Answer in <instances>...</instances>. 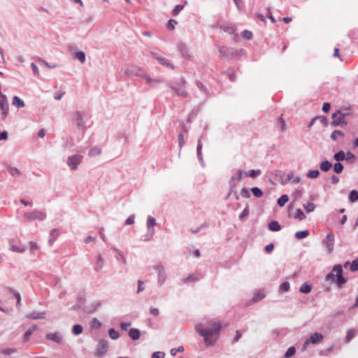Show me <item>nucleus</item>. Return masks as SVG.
<instances>
[{
    "mask_svg": "<svg viewBox=\"0 0 358 358\" xmlns=\"http://www.w3.org/2000/svg\"><path fill=\"white\" fill-rule=\"evenodd\" d=\"M141 77L145 80L148 85L152 86L153 85V78L150 77L148 75L144 74L141 76Z\"/></svg>",
    "mask_w": 358,
    "mask_h": 358,
    "instance_id": "052dcab7",
    "label": "nucleus"
},
{
    "mask_svg": "<svg viewBox=\"0 0 358 358\" xmlns=\"http://www.w3.org/2000/svg\"><path fill=\"white\" fill-rule=\"evenodd\" d=\"M83 327L80 324H75L74 326H73V328H72V333L76 335V336H78L80 335V334H82L83 332Z\"/></svg>",
    "mask_w": 358,
    "mask_h": 358,
    "instance_id": "f704fd0d",
    "label": "nucleus"
},
{
    "mask_svg": "<svg viewBox=\"0 0 358 358\" xmlns=\"http://www.w3.org/2000/svg\"><path fill=\"white\" fill-rule=\"evenodd\" d=\"M348 199L352 203L358 201V192L355 189L352 190L349 194Z\"/></svg>",
    "mask_w": 358,
    "mask_h": 358,
    "instance_id": "2f4dec72",
    "label": "nucleus"
},
{
    "mask_svg": "<svg viewBox=\"0 0 358 358\" xmlns=\"http://www.w3.org/2000/svg\"><path fill=\"white\" fill-rule=\"evenodd\" d=\"M12 103L14 106L17 108H23L24 106V102L17 96H15L13 98Z\"/></svg>",
    "mask_w": 358,
    "mask_h": 358,
    "instance_id": "aec40b11",
    "label": "nucleus"
},
{
    "mask_svg": "<svg viewBox=\"0 0 358 358\" xmlns=\"http://www.w3.org/2000/svg\"><path fill=\"white\" fill-rule=\"evenodd\" d=\"M320 166L322 171L327 172L332 167V164L330 162L325 160L320 163Z\"/></svg>",
    "mask_w": 358,
    "mask_h": 358,
    "instance_id": "393cba45",
    "label": "nucleus"
},
{
    "mask_svg": "<svg viewBox=\"0 0 358 358\" xmlns=\"http://www.w3.org/2000/svg\"><path fill=\"white\" fill-rule=\"evenodd\" d=\"M129 336L133 340H138L141 336V331L138 329L132 328L129 331Z\"/></svg>",
    "mask_w": 358,
    "mask_h": 358,
    "instance_id": "6ab92c4d",
    "label": "nucleus"
},
{
    "mask_svg": "<svg viewBox=\"0 0 358 358\" xmlns=\"http://www.w3.org/2000/svg\"><path fill=\"white\" fill-rule=\"evenodd\" d=\"M23 216L25 219L29 221H34L36 220L43 221L46 219V214L38 210L26 212L24 213Z\"/></svg>",
    "mask_w": 358,
    "mask_h": 358,
    "instance_id": "423d86ee",
    "label": "nucleus"
},
{
    "mask_svg": "<svg viewBox=\"0 0 358 358\" xmlns=\"http://www.w3.org/2000/svg\"><path fill=\"white\" fill-rule=\"evenodd\" d=\"M218 52L219 56L221 58L230 59L241 56L243 52V50H236L233 48L222 47L219 48Z\"/></svg>",
    "mask_w": 358,
    "mask_h": 358,
    "instance_id": "20e7f679",
    "label": "nucleus"
},
{
    "mask_svg": "<svg viewBox=\"0 0 358 358\" xmlns=\"http://www.w3.org/2000/svg\"><path fill=\"white\" fill-rule=\"evenodd\" d=\"M345 154L346 153L344 151L340 150L339 152L334 154V159L338 162L343 161L345 159Z\"/></svg>",
    "mask_w": 358,
    "mask_h": 358,
    "instance_id": "cd10ccee",
    "label": "nucleus"
},
{
    "mask_svg": "<svg viewBox=\"0 0 358 358\" xmlns=\"http://www.w3.org/2000/svg\"><path fill=\"white\" fill-rule=\"evenodd\" d=\"M101 153V148L98 146H94L90 149L88 155L91 157H95L99 155Z\"/></svg>",
    "mask_w": 358,
    "mask_h": 358,
    "instance_id": "c756f323",
    "label": "nucleus"
},
{
    "mask_svg": "<svg viewBox=\"0 0 358 358\" xmlns=\"http://www.w3.org/2000/svg\"><path fill=\"white\" fill-rule=\"evenodd\" d=\"M294 218L299 220H303L306 218V215L300 208H297L294 215Z\"/></svg>",
    "mask_w": 358,
    "mask_h": 358,
    "instance_id": "473e14b6",
    "label": "nucleus"
},
{
    "mask_svg": "<svg viewBox=\"0 0 358 358\" xmlns=\"http://www.w3.org/2000/svg\"><path fill=\"white\" fill-rule=\"evenodd\" d=\"M242 36H243V38H244L245 39L250 40L252 37V34L251 31H250L248 30H245L242 33Z\"/></svg>",
    "mask_w": 358,
    "mask_h": 358,
    "instance_id": "680f3d73",
    "label": "nucleus"
},
{
    "mask_svg": "<svg viewBox=\"0 0 358 358\" xmlns=\"http://www.w3.org/2000/svg\"><path fill=\"white\" fill-rule=\"evenodd\" d=\"M183 6L180 4H178L175 6V8L173 10V15H177L178 13L183 9Z\"/></svg>",
    "mask_w": 358,
    "mask_h": 358,
    "instance_id": "bf43d9fd",
    "label": "nucleus"
},
{
    "mask_svg": "<svg viewBox=\"0 0 358 358\" xmlns=\"http://www.w3.org/2000/svg\"><path fill=\"white\" fill-rule=\"evenodd\" d=\"M180 50L184 57H189L187 49L185 45H180Z\"/></svg>",
    "mask_w": 358,
    "mask_h": 358,
    "instance_id": "338daca9",
    "label": "nucleus"
},
{
    "mask_svg": "<svg viewBox=\"0 0 358 358\" xmlns=\"http://www.w3.org/2000/svg\"><path fill=\"white\" fill-rule=\"evenodd\" d=\"M45 317V312H32L27 315V317L31 320L44 319Z\"/></svg>",
    "mask_w": 358,
    "mask_h": 358,
    "instance_id": "a211bd4d",
    "label": "nucleus"
},
{
    "mask_svg": "<svg viewBox=\"0 0 358 358\" xmlns=\"http://www.w3.org/2000/svg\"><path fill=\"white\" fill-rule=\"evenodd\" d=\"M334 235L330 233L327 235L326 238L323 241V244L325 245L329 253L334 250Z\"/></svg>",
    "mask_w": 358,
    "mask_h": 358,
    "instance_id": "f8f14e48",
    "label": "nucleus"
},
{
    "mask_svg": "<svg viewBox=\"0 0 358 358\" xmlns=\"http://www.w3.org/2000/svg\"><path fill=\"white\" fill-rule=\"evenodd\" d=\"M201 149H202V143L201 142V140L199 139L197 143L196 152H197V156H198V159H199V162L201 164H203Z\"/></svg>",
    "mask_w": 358,
    "mask_h": 358,
    "instance_id": "bb28decb",
    "label": "nucleus"
},
{
    "mask_svg": "<svg viewBox=\"0 0 358 358\" xmlns=\"http://www.w3.org/2000/svg\"><path fill=\"white\" fill-rule=\"evenodd\" d=\"M184 351L183 346H179L178 348H172L170 351V353L172 356H176L178 352H182Z\"/></svg>",
    "mask_w": 358,
    "mask_h": 358,
    "instance_id": "6e6d98bb",
    "label": "nucleus"
},
{
    "mask_svg": "<svg viewBox=\"0 0 358 358\" xmlns=\"http://www.w3.org/2000/svg\"><path fill=\"white\" fill-rule=\"evenodd\" d=\"M241 195H242L244 198H249V197H250L249 189H247V188H245V187H243V188L241 189Z\"/></svg>",
    "mask_w": 358,
    "mask_h": 358,
    "instance_id": "774afa93",
    "label": "nucleus"
},
{
    "mask_svg": "<svg viewBox=\"0 0 358 358\" xmlns=\"http://www.w3.org/2000/svg\"><path fill=\"white\" fill-rule=\"evenodd\" d=\"M355 337V331L353 330H348L346 334L345 343H348L351 339H352Z\"/></svg>",
    "mask_w": 358,
    "mask_h": 358,
    "instance_id": "5fc2aeb1",
    "label": "nucleus"
},
{
    "mask_svg": "<svg viewBox=\"0 0 358 358\" xmlns=\"http://www.w3.org/2000/svg\"><path fill=\"white\" fill-rule=\"evenodd\" d=\"M343 275V269L340 264H337L334 266V267L332 269V271L327 274L326 279L327 280H331L332 281H334L336 278H338V276Z\"/></svg>",
    "mask_w": 358,
    "mask_h": 358,
    "instance_id": "9b49d317",
    "label": "nucleus"
},
{
    "mask_svg": "<svg viewBox=\"0 0 358 358\" xmlns=\"http://www.w3.org/2000/svg\"><path fill=\"white\" fill-rule=\"evenodd\" d=\"M58 234H59V231H58L57 229H52L51 231V232H50V238L49 240V243L50 245L52 244V243L54 242L55 239L57 237Z\"/></svg>",
    "mask_w": 358,
    "mask_h": 358,
    "instance_id": "ea45409f",
    "label": "nucleus"
},
{
    "mask_svg": "<svg viewBox=\"0 0 358 358\" xmlns=\"http://www.w3.org/2000/svg\"><path fill=\"white\" fill-rule=\"evenodd\" d=\"M36 329V327H34L32 329H28L25 334H24V341H27L31 334H33L34 331Z\"/></svg>",
    "mask_w": 358,
    "mask_h": 358,
    "instance_id": "8fccbe9b",
    "label": "nucleus"
},
{
    "mask_svg": "<svg viewBox=\"0 0 358 358\" xmlns=\"http://www.w3.org/2000/svg\"><path fill=\"white\" fill-rule=\"evenodd\" d=\"M249 215V209L248 207L245 208L243 212L239 215V220L243 221L246 217Z\"/></svg>",
    "mask_w": 358,
    "mask_h": 358,
    "instance_id": "4d7b16f0",
    "label": "nucleus"
},
{
    "mask_svg": "<svg viewBox=\"0 0 358 358\" xmlns=\"http://www.w3.org/2000/svg\"><path fill=\"white\" fill-rule=\"evenodd\" d=\"M74 58L78 59L81 63H84L85 61V55L83 52H78L76 53Z\"/></svg>",
    "mask_w": 358,
    "mask_h": 358,
    "instance_id": "c03bdc74",
    "label": "nucleus"
},
{
    "mask_svg": "<svg viewBox=\"0 0 358 358\" xmlns=\"http://www.w3.org/2000/svg\"><path fill=\"white\" fill-rule=\"evenodd\" d=\"M46 338L57 343H60L62 341V336L59 333H49L46 335Z\"/></svg>",
    "mask_w": 358,
    "mask_h": 358,
    "instance_id": "f3484780",
    "label": "nucleus"
},
{
    "mask_svg": "<svg viewBox=\"0 0 358 358\" xmlns=\"http://www.w3.org/2000/svg\"><path fill=\"white\" fill-rule=\"evenodd\" d=\"M315 120L320 121L324 127L328 126V124H329L328 120L325 116H322V115L315 116Z\"/></svg>",
    "mask_w": 358,
    "mask_h": 358,
    "instance_id": "a18cd8bd",
    "label": "nucleus"
},
{
    "mask_svg": "<svg viewBox=\"0 0 358 358\" xmlns=\"http://www.w3.org/2000/svg\"><path fill=\"white\" fill-rule=\"evenodd\" d=\"M153 269L157 273V282L159 286H162L166 281V275L164 267L162 264H157L153 266Z\"/></svg>",
    "mask_w": 358,
    "mask_h": 358,
    "instance_id": "1a4fd4ad",
    "label": "nucleus"
},
{
    "mask_svg": "<svg viewBox=\"0 0 358 358\" xmlns=\"http://www.w3.org/2000/svg\"><path fill=\"white\" fill-rule=\"evenodd\" d=\"M245 175H247L246 171L238 170L236 173L231 177L229 181L230 193L234 190L238 185V182L242 180Z\"/></svg>",
    "mask_w": 358,
    "mask_h": 358,
    "instance_id": "0eeeda50",
    "label": "nucleus"
},
{
    "mask_svg": "<svg viewBox=\"0 0 358 358\" xmlns=\"http://www.w3.org/2000/svg\"><path fill=\"white\" fill-rule=\"evenodd\" d=\"M349 115H350L349 108H342L340 110H338L331 115L333 120L331 122V125L332 127L346 125L348 124L346 118Z\"/></svg>",
    "mask_w": 358,
    "mask_h": 358,
    "instance_id": "f03ea898",
    "label": "nucleus"
},
{
    "mask_svg": "<svg viewBox=\"0 0 358 358\" xmlns=\"http://www.w3.org/2000/svg\"><path fill=\"white\" fill-rule=\"evenodd\" d=\"M220 323L215 320H209L198 324L196 331L203 337L206 346L213 345L220 336Z\"/></svg>",
    "mask_w": 358,
    "mask_h": 358,
    "instance_id": "f257e3e1",
    "label": "nucleus"
},
{
    "mask_svg": "<svg viewBox=\"0 0 358 358\" xmlns=\"http://www.w3.org/2000/svg\"><path fill=\"white\" fill-rule=\"evenodd\" d=\"M103 266V258L101 255H99L97 257L96 266L94 270L99 272Z\"/></svg>",
    "mask_w": 358,
    "mask_h": 358,
    "instance_id": "c85d7f7f",
    "label": "nucleus"
},
{
    "mask_svg": "<svg viewBox=\"0 0 358 358\" xmlns=\"http://www.w3.org/2000/svg\"><path fill=\"white\" fill-rule=\"evenodd\" d=\"M320 172L318 170H311L307 173V177L309 178H316L319 176Z\"/></svg>",
    "mask_w": 358,
    "mask_h": 358,
    "instance_id": "49530a36",
    "label": "nucleus"
},
{
    "mask_svg": "<svg viewBox=\"0 0 358 358\" xmlns=\"http://www.w3.org/2000/svg\"><path fill=\"white\" fill-rule=\"evenodd\" d=\"M10 245L11 251L15 252L22 253L26 250V248L24 247H20L17 245H15L13 243L12 241L10 242Z\"/></svg>",
    "mask_w": 358,
    "mask_h": 358,
    "instance_id": "a878e982",
    "label": "nucleus"
},
{
    "mask_svg": "<svg viewBox=\"0 0 358 358\" xmlns=\"http://www.w3.org/2000/svg\"><path fill=\"white\" fill-rule=\"evenodd\" d=\"M169 87L172 92H175L178 96L182 97H187V92L185 87V82L182 83H169Z\"/></svg>",
    "mask_w": 358,
    "mask_h": 358,
    "instance_id": "39448f33",
    "label": "nucleus"
},
{
    "mask_svg": "<svg viewBox=\"0 0 358 358\" xmlns=\"http://www.w3.org/2000/svg\"><path fill=\"white\" fill-rule=\"evenodd\" d=\"M157 60L162 65L166 66L168 68H170L171 69H174V66L173 64H171L168 59H166L164 57H157Z\"/></svg>",
    "mask_w": 358,
    "mask_h": 358,
    "instance_id": "4be33fe9",
    "label": "nucleus"
},
{
    "mask_svg": "<svg viewBox=\"0 0 358 358\" xmlns=\"http://www.w3.org/2000/svg\"><path fill=\"white\" fill-rule=\"evenodd\" d=\"M288 196L286 194H283L278 199V204L279 206L282 207L288 201Z\"/></svg>",
    "mask_w": 358,
    "mask_h": 358,
    "instance_id": "e433bc0d",
    "label": "nucleus"
},
{
    "mask_svg": "<svg viewBox=\"0 0 358 358\" xmlns=\"http://www.w3.org/2000/svg\"><path fill=\"white\" fill-rule=\"evenodd\" d=\"M311 289H312V285L307 282H303L299 288V291L303 294L310 293L311 292Z\"/></svg>",
    "mask_w": 358,
    "mask_h": 358,
    "instance_id": "412c9836",
    "label": "nucleus"
},
{
    "mask_svg": "<svg viewBox=\"0 0 358 358\" xmlns=\"http://www.w3.org/2000/svg\"><path fill=\"white\" fill-rule=\"evenodd\" d=\"M289 283L288 282H284L280 285L279 290L280 292H285L289 289Z\"/></svg>",
    "mask_w": 358,
    "mask_h": 358,
    "instance_id": "de8ad7c7",
    "label": "nucleus"
},
{
    "mask_svg": "<svg viewBox=\"0 0 358 358\" xmlns=\"http://www.w3.org/2000/svg\"><path fill=\"white\" fill-rule=\"evenodd\" d=\"M108 334L110 338L113 340H116L120 337L118 331L113 328L109 329Z\"/></svg>",
    "mask_w": 358,
    "mask_h": 358,
    "instance_id": "4c0bfd02",
    "label": "nucleus"
},
{
    "mask_svg": "<svg viewBox=\"0 0 358 358\" xmlns=\"http://www.w3.org/2000/svg\"><path fill=\"white\" fill-rule=\"evenodd\" d=\"M338 136L343 137L344 133L340 130H335L331 134V138L335 141L338 140Z\"/></svg>",
    "mask_w": 358,
    "mask_h": 358,
    "instance_id": "72a5a7b5",
    "label": "nucleus"
},
{
    "mask_svg": "<svg viewBox=\"0 0 358 358\" xmlns=\"http://www.w3.org/2000/svg\"><path fill=\"white\" fill-rule=\"evenodd\" d=\"M83 157L80 155H73L68 157L66 164L72 171H76L82 162Z\"/></svg>",
    "mask_w": 358,
    "mask_h": 358,
    "instance_id": "9d476101",
    "label": "nucleus"
},
{
    "mask_svg": "<svg viewBox=\"0 0 358 358\" xmlns=\"http://www.w3.org/2000/svg\"><path fill=\"white\" fill-rule=\"evenodd\" d=\"M0 117L1 120H4L7 117L9 113V103L6 96L2 95L0 99Z\"/></svg>",
    "mask_w": 358,
    "mask_h": 358,
    "instance_id": "6e6552de",
    "label": "nucleus"
},
{
    "mask_svg": "<svg viewBox=\"0 0 358 358\" xmlns=\"http://www.w3.org/2000/svg\"><path fill=\"white\" fill-rule=\"evenodd\" d=\"M17 350L15 348H8V349H3L1 352L6 355H10L15 352H16Z\"/></svg>",
    "mask_w": 358,
    "mask_h": 358,
    "instance_id": "e2e57ef3",
    "label": "nucleus"
},
{
    "mask_svg": "<svg viewBox=\"0 0 358 358\" xmlns=\"http://www.w3.org/2000/svg\"><path fill=\"white\" fill-rule=\"evenodd\" d=\"M108 347V343L106 341H104V340L100 341L99 343L98 347H97L96 355L98 357L103 356L106 354V352H107Z\"/></svg>",
    "mask_w": 358,
    "mask_h": 358,
    "instance_id": "ddd939ff",
    "label": "nucleus"
},
{
    "mask_svg": "<svg viewBox=\"0 0 358 358\" xmlns=\"http://www.w3.org/2000/svg\"><path fill=\"white\" fill-rule=\"evenodd\" d=\"M350 271L352 272L358 271V259H356L352 261L350 264Z\"/></svg>",
    "mask_w": 358,
    "mask_h": 358,
    "instance_id": "13d9d810",
    "label": "nucleus"
},
{
    "mask_svg": "<svg viewBox=\"0 0 358 358\" xmlns=\"http://www.w3.org/2000/svg\"><path fill=\"white\" fill-rule=\"evenodd\" d=\"M156 225V220L152 216H148L147 220L148 234L152 237L154 235L155 230L153 227Z\"/></svg>",
    "mask_w": 358,
    "mask_h": 358,
    "instance_id": "4468645a",
    "label": "nucleus"
},
{
    "mask_svg": "<svg viewBox=\"0 0 358 358\" xmlns=\"http://www.w3.org/2000/svg\"><path fill=\"white\" fill-rule=\"evenodd\" d=\"M334 282H335L339 287H341L342 285L346 282V279L342 275L336 278Z\"/></svg>",
    "mask_w": 358,
    "mask_h": 358,
    "instance_id": "79ce46f5",
    "label": "nucleus"
},
{
    "mask_svg": "<svg viewBox=\"0 0 358 358\" xmlns=\"http://www.w3.org/2000/svg\"><path fill=\"white\" fill-rule=\"evenodd\" d=\"M268 229L272 231H278L281 229V226L277 221H271L268 224Z\"/></svg>",
    "mask_w": 358,
    "mask_h": 358,
    "instance_id": "b1692460",
    "label": "nucleus"
},
{
    "mask_svg": "<svg viewBox=\"0 0 358 358\" xmlns=\"http://www.w3.org/2000/svg\"><path fill=\"white\" fill-rule=\"evenodd\" d=\"M265 297V294L263 292H258L253 297L254 301H259Z\"/></svg>",
    "mask_w": 358,
    "mask_h": 358,
    "instance_id": "603ef678",
    "label": "nucleus"
},
{
    "mask_svg": "<svg viewBox=\"0 0 358 358\" xmlns=\"http://www.w3.org/2000/svg\"><path fill=\"white\" fill-rule=\"evenodd\" d=\"M90 326L95 329H97L101 327V323L100 322V321L99 320H97L96 318H93L90 322Z\"/></svg>",
    "mask_w": 358,
    "mask_h": 358,
    "instance_id": "37998d69",
    "label": "nucleus"
},
{
    "mask_svg": "<svg viewBox=\"0 0 358 358\" xmlns=\"http://www.w3.org/2000/svg\"><path fill=\"white\" fill-rule=\"evenodd\" d=\"M309 235V231L308 230L299 231L295 233V238L297 239H302L306 238Z\"/></svg>",
    "mask_w": 358,
    "mask_h": 358,
    "instance_id": "7c9ffc66",
    "label": "nucleus"
},
{
    "mask_svg": "<svg viewBox=\"0 0 358 358\" xmlns=\"http://www.w3.org/2000/svg\"><path fill=\"white\" fill-rule=\"evenodd\" d=\"M8 292L11 294H13L14 297L17 299V307L18 308H20V306H21V296H20V294L19 292H15L13 289L9 287L8 289Z\"/></svg>",
    "mask_w": 358,
    "mask_h": 358,
    "instance_id": "5701e85b",
    "label": "nucleus"
},
{
    "mask_svg": "<svg viewBox=\"0 0 358 358\" xmlns=\"http://www.w3.org/2000/svg\"><path fill=\"white\" fill-rule=\"evenodd\" d=\"M334 170L336 173H341L343 170V165L341 162H337L334 166Z\"/></svg>",
    "mask_w": 358,
    "mask_h": 358,
    "instance_id": "09e8293b",
    "label": "nucleus"
},
{
    "mask_svg": "<svg viewBox=\"0 0 358 358\" xmlns=\"http://www.w3.org/2000/svg\"><path fill=\"white\" fill-rule=\"evenodd\" d=\"M8 171H9L10 173L12 176H15V175H20V171L17 168H15V167L9 166L8 167Z\"/></svg>",
    "mask_w": 358,
    "mask_h": 358,
    "instance_id": "69168bd1",
    "label": "nucleus"
},
{
    "mask_svg": "<svg viewBox=\"0 0 358 358\" xmlns=\"http://www.w3.org/2000/svg\"><path fill=\"white\" fill-rule=\"evenodd\" d=\"M165 353L163 352H155L152 355L151 358H164Z\"/></svg>",
    "mask_w": 358,
    "mask_h": 358,
    "instance_id": "0e129e2a",
    "label": "nucleus"
},
{
    "mask_svg": "<svg viewBox=\"0 0 358 358\" xmlns=\"http://www.w3.org/2000/svg\"><path fill=\"white\" fill-rule=\"evenodd\" d=\"M87 113L85 111H74L71 113V118L80 131H85L86 129L85 119Z\"/></svg>",
    "mask_w": 358,
    "mask_h": 358,
    "instance_id": "7ed1b4c3",
    "label": "nucleus"
},
{
    "mask_svg": "<svg viewBox=\"0 0 358 358\" xmlns=\"http://www.w3.org/2000/svg\"><path fill=\"white\" fill-rule=\"evenodd\" d=\"M345 159L350 163H354L356 161V157L352 152H348L345 154Z\"/></svg>",
    "mask_w": 358,
    "mask_h": 358,
    "instance_id": "58836bf2",
    "label": "nucleus"
},
{
    "mask_svg": "<svg viewBox=\"0 0 358 358\" xmlns=\"http://www.w3.org/2000/svg\"><path fill=\"white\" fill-rule=\"evenodd\" d=\"M290 180H292V182L294 184H298L301 182V178L299 176H294V173L290 172L287 178L285 180H282L281 184L282 185H286L288 183Z\"/></svg>",
    "mask_w": 358,
    "mask_h": 358,
    "instance_id": "2eb2a0df",
    "label": "nucleus"
},
{
    "mask_svg": "<svg viewBox=\"0 0 358 358\" xmlns=\"http://www.w3.org/2000/svg\"><path fill=\"white\" fill-rule=\"evenodd\" d=\"M260 174H261L260 170H251L249 173L247 172V175H245V176L250 177V178H255Z\"/></svg>",
    "mask_w": 358,
    "mask_h": 358,
    "instance_id": "3c124183",
    "label": "nucleus"
},
{
    "mask_svg": "<svg viewBox=\"0 0 358 358\" xmlns=\"http://www.w3.org/2000/svg\"><path fill=\"white\" fill-rule=\"evenodd\" d=\"M303 208L306 211V213H311L314 211L315 206L313 203L308 202L303 204Z\"/></svg>",
    "mask_w": 358,
    "mask_h": 358,
    "instance_id": "c9c22d12",
    "label": "nucleus"
},
{
    "mask_svg": "<svg viewBox=\"0 0 358 358\" xmlns=\"http://www.w3.org/2000/svg\"><path fill=\"white\" fill-rule=\"evenodd\" d=\"M250 190L252 192V194H254V196L257 198H260L263 195L262 191L259 187H252V188H251Z\"/></svg>",
    "mask_w": 358,
    "mask_h": 358,
    "instance_id": "a19ab883",
    "label": "nucleus"
},
{
    "mask_svg": "<svg viewBox=\"0 0 358 358\" xmlns=\"http://www.w3.org/2000/svg\"><path fill=\"white\" fill-rule=\"evenodd\" d=\"M296 352V349L294 347H290L288 348V350H287V352H285V357L286 358H289L292 356H293Z\"/></svg>",
    "mask_w": 358,
    "mask_h": 358,
    "instance_id": "864d4df0",
    "label": "nucleus"
},
{
    "mask_svg": "<svg viewBox=\"0 0 358 358\" xmlns=\"http://www.w3.org/2000/svg\"><path fill=\"white\" fill-rule=\"evenodd\" d=\"M310 343L318 344L323 339V335L320 333L315 332L313 334L308 338H307Z\"/></svg>",
    "mask_w": 358,
    "mask_h": 358,
    "instance_id": "dca6fc26",
    "label": "nucleus"
}]
</instances>
